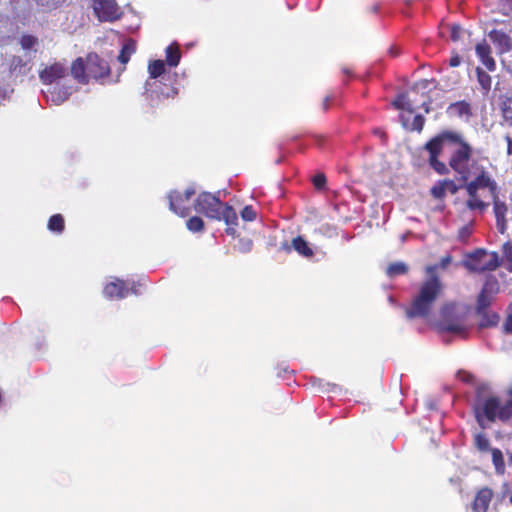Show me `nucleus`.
<instances>
[{"instance_id":"nucleus-1","label":"nucleus","mask_w":512,"mask_h":512,"mask_svg":"<svg viewBox=\"0 0 512 512\" xmlns=\"http://www.w3.org/2000/svg\"><path fill=\"white\" fill-rule=\"evenodd\" d=\"M472 148L461 143L449 160L450 167L460 176L470 197H475L478 190L488 188L492 195L497 191V183L488 175L485 168L471 159Z\"/></svg>"},{"instance_id":"nucleus-2","label":"nucleus","mask_w":512,"mask_h":512,"mask_svg":"<svg viewBox=\"0 0 512 512\" xmlns=\"http://www.w3.org/2000/svg\"><path fill=\"white\" fill-rule=\"evenodd\" d=\"M451 262L452 257L446 255L440 260L438 265L426 267V273L429 278L422 283L419 293L415 296L411 307L406 310V316L408 318H424L429 315L442 289L441 282L435 272L438 268L446 269Z\"/></svg>"},{"instance_id":"nucleus-3","label":"nucleus","mask_w":512,"mask_h":512,"mask_svg":"<svg viewBox=\"0 0 512 512\" xmlns=\"http://www.w3.org/2000/svg\"><path fill=\"white\" fill-rule=\"evenodd\" d=\"M219 194L220 192L217 195L208 192L201 193L195 201L194 209L211 219L223 220L228 226L226 233L233 236L236 233L238 216L232 206L221 202Z\"/></svg>"},{"instance_id":"nucleus-4","label":"nucleus","mask_w":512,"mask_h":512,"mask_svg":"<svg viewBox=\"0 0 512 512\" xmlns=\"http://www.w3.org/2000/svg\"><path fill=\"white\" fill-rule=\"evenodd\" d=\"M72 76L81 84H88L90 80H98L109 76L108 62L97 53L91 52L86 58L78 57L71 65Z\"/></svg>"},{"instance_id":"nucleus-5","label":"nucleus","mask_w":512,"mask_h":512,"mask_svg":"<svg viewBox=\"0 0 512 512\" xmlns=\"http://www.w3.org/2000/svg\"><path fill=\"white\" fill-rule=\"evenodd\" d=\"M150 80L145 84V94L150 106H158L162 100L174 97L177 89L162 82L159 79L165 73V62L154 60L148 67Z\"/></svg>"},{"instance_id":"nucleus-6","label":"nucleus","mask_w":512,"mask_h":512,"mask_svg":"<svg viewBox=\"0 0 512 512\" xmlns=\"http://www.w3.org/2000/svg\"><path fill=\"white\" fill-rule=\"evenodd\" d=\"M448 142L458 144V147L461 146V143H465L462 141L460 134L445 131L431 139L425 145V149L429 152V163L431 167L439 174H447L449 172L447 166L437 159L438 155L444 148V145Z\"/></svg>"},{"instance_id":"nucleus-7","label":"nucleus","mask_w":512,"mask_h":512,"mask_svg":"<svg viewBox=\"0 0 512 512\" xmlns=\"http://www.w3.org/2000/svg\"><path fill=\"white\" fill-rule=\"evenodd\" d=\"M466 315L467 313L463 307L455 304L445 305L442 309L440 329L451 334L464 335L468 327Z\"/></svg>"},{"instance_id":"nucleus-8","label":"nucleus","mask_w":512,"mask_h":512,"mask_svg":"<svg viewBox=\"0 0 512 512\" xmlns=\"http://www.w3.org/2000/svg\"><path fill=\"white\" fill-rule=\"evenodd\" d=\"M463 266L472 272L493 271L499 266V257L495 252L477 249L467 255Z\"/></svg>"},{"instance_id":"nucleus-9","label":"nucleus","mask_w":512,"mask_h":512,"mask_svg":"<svg viewBox=\"0 0 512 512\" xmlns=\"http://www.w3.org/2000/svg\"><path fill=\"white\" fill-rule=\"evenodd\" d=\"M475 409L480 425H483V418L493 422L499 419L500 401L496 397L484 399L479 396L475 404Z\"/></svg>"},{"instance_id":"nucleus-10","label":"nucleus","mask_w":512,"mask_h":512,"mask_svg":"<svg viewBox=\"0 0 512 512\" xmlns=\"http://www.w3.org/2000/svg\"><path fill=\"white\" fill-rule=\"evenodd\" d=\"M195 192V189L191 187L187 188L183 194L178 191H172L168 195L170 210L181 217L187 216L190 213V209L186 206V202L189 201Z\"/></svg>"},{"instance_id":"nucleus-11","label":"nucleus","mask_w":512,"mask_h":512,"mask_svg":"<svg viewBox=\"0 0 512 512\" xmlns=\"http://www.w3.org/2000/svg\"><path fill=\"white\" fill-rule=\"evenodd\" d=\"M67 74V69L62 63H53L39 73V78L43 84H52L57 80L64 78Z\"/></svg>"},{"instance_id":"nucleus-12","label":"nucleus","mask_w":512,"mask_h":512,"mask_svg":"<svg viewBox=\"0 0 512 512\" xmlns=\"http://www.w3.org/2000/svg\"><path fill=\"white\" fill-rule=\"evenodd\" d=\"M493 497V492L490 488L484 487L480 489L472 503L473 512H487L490 502Z\"/></svg>"},{"instance_id":"nucleus-13","label":"nucleus","mask_w":512,"mask_h":512,"mask_svg":"<svg viewBox=\"0 0 512 512\" xmlns=\"http://www.w3.org/2000/svg\"><path fill=\"white\" fill-rule=\"evenodd\" d=\"M125 293V282L119 279L107 283L103 289L104 296L110 300L122 299L125 297Z\"/></svg>"},{"instance_id":"nucleus-14","label":"nucleus","mask_w":512,"mask_h":512,"mask_svg":"<svg viewBox=\"0 0 512 512\" xmlns=\"http://www.w3.org/2000/svg\"><path fill=\"white\" fill-rule=\"evenodd\" d=\"M493 196V204H494V214L496 218V226L498 231L501 234H504L506 231V212H507V206L504 202L500 201L498 197L496 196V193Z\"/></svg>"},{"instance_id":"nucleus-15","label":"nucleus","mask_w":512,"mask_h":512,"mask_svg":"<svg viewBox=\"0 0 512 512\" xmlns=\"http://www.w3.org/2000/svg\"><path fill=\"white\" fill-rule=\"evenodd\" d=\"M122 15L123 12L121 11L120 7L117 5V2L115 1V4L107 5L102 9V11H99L95 16L101 22H113L120 19Z\"/></svg>"},{"instance_id":"nucleus-16","label":"nucleus","mask_w":512,"mask_h":512,"mask_svg":"<svg viewBox=\"0 0 512 512\" xmlns=\"http://www.w3.org/2000/svg\"><path fill=\"white\" fill-rule=\"evenodd\" d=\"M501 122L504 127L512 128V95L503 97L500 103Z\"/></svg>"},{"instance_id":"nucleus-17","label":"nucleus","mask_w":512,"mask_h":512,"mask_svg":"<svg viewBox=\"0 0 512 512\" xmlns=\"http://www.w3.org/2000/svg\"><path fill=\"white\" fill-rule=\"evenodd\" d=\"M476 54L490 71L495 70V61L490 56V47L485 42L476 45Z\"/></svg>"},{"instance_id":"nucleus-18","label":"nucleus","mask_w":512,"mask_h":512,"mask_svg":"<svg viewBox=\"0 0 512 512\" xmlns=\"http://www.w3.org/2000/svg\"><path fill=\"white\" fill-rule=\"evenodd\" d=\"M166 59L165 63L170 67L178 66L181 60V51L178 43L174 42L165 49Z\"/></svg>"},{"instance_id":"nucleus-19","label":"nucleus","mask_w":512,"mask_h":512,"mask_svg":"<svg viewBox=\"0 0 512 512\" xmlns=\"http://www.w3.org/2000/svg\"><path fill=\"white\" fill-rule=\"evenodd\" d=\"M47 228L53 233L61 234L65 229V219L61 214L52 215L47 223Z\"/></svg>"},{"instance_id":"nucleus-20","label":"nucleus","mask_w":512,"mask_h":512,"mask_svg":"<svg viewBox=\"0 0 512 512\" xmlns=\"http://www.w3.org/2000/svg\"><path fill=\"white\" fill-rule=\"evenodd\" d=\"M448 113L454 116L462 117V116H469L471 114V108L470 105L465 101H460L456 103H452L448 107Z\"/></svg>"},{"instance_id":"nucleus-21","label":"nucleus","mask_w":512,"mask_h":512,"mask_svg":"<svg viewBox=\"0 0 512 512\" xmlns=\"http://www.w3.org/2000/svg\"><path fill=\"white\" fill-rule=\"evenodd\" d=\"M292 247L295 251L304 257L313 256V250L308 246V243L301 236H298L292 240Z\"/></svg>"},{"instance_id":"nucleus-22","label":"nucleus","mask_w":512,"mask_h":512,"mask_svg":"<svg viewBox=\"0 0 512 512\" xmlns=\"http://www.w3.org/2000/svg\"><path fill=\"white\" fill-rule=\"evenodd\" d=\"M393 105L397 109L406 110L410 113L414 112V103L410 100L408 94L406 93L398 95L397 98L393 101Z\"/></svg>"},{"instance_id":"nucleus-23","label":"nucleus","mask_w":512,"mask_h":512,"mask_svg":"<svg viewBox=\"0 0 512 512\" xmlns=\"http://www.w3.org/2000/svg\"><path fill=\"white\" fill-rule=\"evenodd\" d=\"M490 39L497 43L503 49H509L510 47V38L508 35L500 30H492L489 33Z\"/></svg>"},{"instance_id":"nucleus-24","label":"nucleus","mask_w":512,"mask_h":512,"mask_svg":"<svg viewBox=\"0 0 512 512\" xmlns=\"http://www.w3.org/2000/svg\"><path fill=\"white\" fill-rule=\"evenodd\" d=\"M408 271V266L404 262L391 263L386 270L387 275L390 278L398 275L405 274Z\"/></svg>"},{"instance_id":"nucleus-25","label":"nucleus","mask_w":512,"mask_h":512,"mask_svg":"<svg viewBox=\"0 0 512 512\" xmlns=\"http://www.w3.org/2000/svg\"><path fill=\"white\" fill-rule=\"evenodd\" d=\"M479 314L482 317L481 321H480V326H482V327L494 326L499 321V316L496 313L487 312L485 310V311H482V313H479Z\"/></svg>"},{"instance_id":"nucleus-26","label":"nucleus","mask_w":512,"mask_h":512,"mask_svg":"<svg viewBox=\"0 0 512 512\" xmlns=\"http://www.w3.org/2000/svg\"><path fill=\"white\" fill-rule=\"evenodd\" d=\"M476 72H477V79H478V82H479L481 88L485 92H488L491 89V82H492L490 75L480 68H477Z\"/></svg>"},{"instance_id":"nucleus-27","label":"nucleus","mask_w":512,"mask_h":512,"mask_svg":"<svg viewBox=\"0 0 512 512\" xmlns=\"http://www.w3.org/2000/svg\"><path fill=\"white\" fill-rule=\"evenodd\" d=\"M491 453H492V461H493V464L495 466L497 473H503L505 464H504L502 452L499 449L494 448V449H491Z\"/></svg>"},{"instance_id":"nucleus-28","label":"nucleus","mask_w":512,"mask_h":512,"mask_svg":"<svg viewBox=\"0 0 512 512\" xmlns=\"http://www.w3.org/2000/svg\"><path fill=\"white\" fill-rule=\"evenodd\" d=\"M474 443L479 451L485 452L490 450V442L484 434L475 435Z\"/></svg>"},{"instance_id":"nucleus-29","label":"nucleus","mask_w":512,"mask_h":512,"mask_svg":"<svg viewBox=\"0 0 512 512\" xmlns=\"http://www.w3.org/2000/svg\"><path fill=\"white\" fill-rule=\"evenodd\" d=\"M466 205L470 210H479L480 212L484 211L488 207V204L478 199L477 195L475 197H470V199L467 200Z\"/></svg>"},{"instance_id":"nucleus-30","label":"nucleus","mask_w":512,"mask_h":512,"mask_svg":"<svg viewBox=\"0 0 512 512\" xmlns=\"http://www.w3.org/2000/svg\"><path fill=\"white\" fill-rule=\"evenodd\" d=\"M187 228L191 231V232H200L203 230L204 228V222L203 220L198 217V216H194V217H191L188 221H187Z\"/></svg>"},{"instance_id":"nucleus-31","label":"nucleus","mask_w":512,"mask_h":512,"mask_svg":"<svg viewBox=\"0 0 512 512\" xmlns=\"http://www.w3.org/2000/svg\"><path fill=\"white\" fill-rule=\"evenodd\" d=\"M510 417H512V400H508L504 404L500 403L499 419L504 421Z\"/></svg>"},{"instance_id":"nucleus-32","label":"nucleus","mask_w":512,"mask_h":512,"mask_svg":"<svg viewBox=\"0 0 512 512\" xmlns=\"http://www.w3.org/2000/svg\"><path fill=\"white\" fill-rule=\"evenodd\" d=\"M492 296L481 292L478 297L477 310L478 313H482V311L487 310L489 305L491 304Z\"/></svg>"},{"instance_id":"nucleus-33","label":"nucleus","mask_w":512,"mask_h":512,"mask_svg":"<svg viewBox=\"0 0 512 512\" xmlns=\"http://www.w3.org/2000/svg\"><path fill=\"white\" fill-rule=\"evenodd\" d=\"M38 6H41L47 10H53L60 7L66 2V0H34Z\"/></svg>"},{"instance_id":"nucleus-34","label":"nucleus","mask_w":512,"mask_h":512,"mask_svg":"<svg viewBox=\"0 0 512 512\" xmlns=\"http://www.w3.org/2000/svg\"><path fill=\"white\" fill-rule=\"evenodd\" d=\"M36 43L37 39L32 35H23L20 39V44L24 49H31Z\"/></svg>"},{"instance_id":"nucleus-35","label":"nucleus","mask_w":512,"mask_h":512,"mask_svg":"<svg viewBox=\"0 0 512 512\" xmlns=\"http://www.w3.org/2000/svg\"><path fill=\"white\" fill-rule=\"evenodd\" d=\"M498 290V284L495 280H487L483 286V289L481 292H484L490 296H492L494 293H496Z\"/></svg>"},{"instance_id":"nucleus-36","label":"nucleus","mask_w":512,"mask_h":512,"mask_svg":"<svg viewBox=\"0 0 512 512\" xmlns=\"http://www.w3.org/2000/svg\"><path fill=\"white\" fill-rule=\"evenodd\" d=\"M450 29V38L452 41H458L461 39L464 30L461 26L453 24L449 27Z\"/></svg>"},{"instance_id":"nucleus-37","label":"nucleus","mask_w":512,"mask_h":512,"mask_svg":"<svg viewBox=\"0 0 512 512\" xmlns=\"http://www.w3.org/2000/svg\"><path fill=\"white\" fill-rule=\"evenodd\" d=\"M431 193L432 195L435 197V198H443L445 196V193H446V185H445V181L443 182H440L438 185H435L432 189H431Z\"/></svg>"},{"instance_id":"nucleus-38","label":"nucleus","mask_w":512,"mask_h":512,"mask_svg":"<svg viewBox=\"0 0 512 512\" xmlns=\"http://www.w3.org/2000/svg\"><path fill=\"white\" fill-rule=\"evenodd\" d=\"M93 2V11L96 15L99 11H102L104 7L107 5L115 4V0H92Z\"/></svg>"},{"instance_id":"nucleus-39","label":"nucleus","mask_w":512,"mask_h":512,"mask_svg":"<svg viewBox=\"0 0 512 512\" xmlns=\"http://www.w3.org/2000/svg\"><path fill=\"white\" fill-rule=\"evenodd\" d=\"M241 217L245 221H253L256 219V211L252 208V206H245L241 211Z\"/></svg>"},{"instance_id":"nucleus-40","label":"nucleus","mask_w":512,"mask_h":512,"mask_svg":"<svg viewBox=\"0 0 512 512\" xmlns=\"http://www.w3.org/2000/svg\"><path fill=\"white\" fill-rule=\"evenodd\" d=\"M472 233V224H467L459 229L458 238L465 242L470 237Z\"/></svg>"},{"instance_id":"nucleus-41","label":"nucleus","mask_w":512,"mask_h":512,"mask_svg":"<svg viewBox=\"0 0 512 512\" xmlns=\"http://www.w3.org/2000/svg\"><path fill=\"white\" fill-rule=\"evenodd\" d=\"M237 248L242 253H247L252 248V240L248 238H243L238 241Z\"/></svg>"},{"instance_id":"nucleus-42","label":"nucleus","mask_w":512,"mask_h":512,"mask_svg":"<svg viewBox=\"0 0 512 512\" xmlns=\"http://www.w3.org/2000/svg\"><path fill=\"white\" fill-rule=\"evenodd\" d=\"M140 27L139 16L130 9V33L136 31Z\"/></svg>"},{"instance_id":"nucleus-43","label":"nucleus","mask_w":512,"mask_h":512,"mask_svg":"<svg viewBox=\"0 0 512 512\" xmlns=\"http://www.w3.org/2000/svg\"><path fill=\"white\" fill-rule=\"evenodd\" d=\"M424 125V117L422 115H416L413 119L412 129L421 131Z\"/></svg>"},{"instance_id":"nucleus-44","label":"nucleus","mask_w":512,"mask_h":512,"mask_svg":"<svg viewBox=\"0 0 512 512\" xmlns=\"http://www.w3.org/2000/svg\"><path fill=\"white\" fill-rule=\"evenodd\" d=\"M118 58L124 64L128 62V42H123Z\"/></svg>"},{"instance_id":"nucleus-45","label":"nucleus","mask_w":512,"mask_h":512,"mask_svg":"<svg viewBox=\"0 0 512 512\" xmlns=\"http://www.w3.org/2000/svg\"><path fill=\"white\" fill-rule=\"evenodd\" d=\"M430 84H434V86H436V81L433 79L432 80L424 79V80H421L418 83H416L415 88L425 90V89L429 88Z\"/></svg>"},{"instance_id":"nucleus-46","label":"nucleus","mask_w":512,"mask_h":512,"mask_svg":"<svg viewBox=\"0 0 512 512\" xmlns=\"http://www.w3.org/2000/svg\"><path fill=\"white\" fill-rule=\"evenodd\" d=\"M325 182H326V178L323 174H317L313 178V183L316 188H319V189L322 188L325 185Z\"/></svg>"},{"instance_id":"nucleus-47","label":"nucleus","mask_w":512,"mask_h":512,"mask_svg":"<svg viewBox=\"0 0 512 512\" xmlns=\"http://www.w3.org/2000/svg\"><path fill=\"white\" fill-rule=\"evenodd\" d=\"M446 191H450L451 194H455L459 187L451 180H445Z\"/></svg>"},{"instance_id":"nucleus-48","label":"nucleus","mask_w":512,"mask_h":512,"mask_svg":"<svg viewBox=\"0 0 512 512\" xmlns=\"http://www.w3.org/2000/svg\"><path fill=\"white\" fill-rule=\"evenodd\" d=\"M503 254L507 259H512V244L507 242L503 245Z\"/></svg>"},{"instance_id":"nucleus-49","label":"nucleus","mask_w":512,"mask_h":512,"mask_svg":"<svg viewBox=\"0 0 512 512\" xmlns=\"http://www.w3.org/2000/svg\"><path fill=\"white\" fill-rule=\"evenodd\" d=\"M503 327L505 332L512 333V315L508 316Z\"/></svg>"},{"instance_id":"nucleus-50","label":"nucleus","mask_w":512,"mask_h":512,"mask_svg":"<svg viewBox=\"0 0 512 512\" xmlns=\"http://www.w3.org/2000/svg\"><path fill=\"white\" fill-rule=\"evenodd\" d=\"M505 140L507 141V154L512 155V136L510 134L505 135Z\"/></svg>"},{"instance_id":"nucleus-51","label":"nucleus","mask_w":512,"mask_h":512,"mask_svg":"<svg viewBox=\"0 0 512 512\" xmlns=\"http://www.w3.org/2000/svg\"><path fill=\"white\" fill-rule=\"evenodd\" d=\"M461 63V58L458 55L452 56L450 58L449 64L451 67H457Z\"/></svg>"},{"instance_id":"nucleus-52","label":"nucleus","mask_w":512,"mask_h":512,"mask_svg":"<svg viewBox=\"0 0 512 512\" xmlns=\"http://www.w3.org/2000/svg\"><path fill=\"white\" fill-rule=\"evenodd\" d=\"M25 64L23 63L22 59L20 57H13L12 59V66H13V70H15L18 66H24Z\"/></svg>"},{"instance_id":"nucleus-53","label":"nucleus","mask_w":512,"mask_h":512,"mask_svg":"<svg viewBox=\"0 0 512 512\" xmlns=\"http://www.w3.org/2000/svg\"><path fill=\"white\" fill-rule=\"evenodd\" d=\"M141 287H142V284H139L138 286H136L135 284L130 285V288H129L130 294L131 293H134L136 295L141 294L142 293Z\"/></svg>"},{"instance_id":"nucleus-54","label":"nucleus","mask_w":512,"mask_h":512,"mask_svg":"<svg viewBox=\"0 0 512 512\" xmlns=\"http://www.w3.org/2000/svg\"><path fill=\"white\" fill-rule=\"evenodd\" d=\"M458 376L461 377V379L466 382L470 381L472 378V375L465 371H459Z\"/></svg>"},{"instance_id":"nucleus-55","label":"nucleus","mask_w":512,"mask_h":512,"mask_svg":"<svg viewBox=\"0 0 512 512\" xmlns=\"http://www.w3.org/2000/svg\"><path fill=\"white\" fill-rule=\"evenodd\" d=\"M389 54L393 57L397 56L400 54V49L396 46H392L390 49H389Z\"/></svg>"},{"instance_id":"nucleus-56","label":"nucleus","mask_w":512,"mask_h":512,"mask_svg":"<svg viewBox=\"0 0 512 512\" xmlns=\"http://www.w3.org/2000/svg\"><path fill=\"white\" fill-rule=\"evenodd\" d=\"M130 55L136 51V43L130 38Z\"/></svg>"},{"instance_id":"nucleus-57","label":"nucleus","mask_w":512,"mask_h":512,"mask_svg":"<svg viewBox=\"0 0 512 512\" xmlns=\"http://www.w3.org/2000/svg\"><path fill=\"white\" fill-rule=\"evenodd\" d=\"M509 9H512V0H501Z\"/></svg>"},{"instance_id":"nucleus-58","label":"nucleus","mask_w":512,"mask_h":512,"mask_svg":"<svg viewBox=\"0 0 512 512\" xmlns=\"http://www.w3.org/2000/svg\"><path fill=\"white\" fill-rule=\"evenodd\" d=\"M423 108L425 109V112L428 113L430 111V108H429V104H427L426 102H424L422 104Z\"/></svg>"},{"instance_id":"nucleus-59","label":"nucleus","mask_w":512,"mask_h":512,"mask_svg":"<svg viewBox=\"0 0 512 512\" xmlns=\"http://www.w3.org/2000/svg\"><path fill=\"white\" fill-rule=\"evenodd\" d=\"M316 384L319 386V388L322 387V381L321 380H314L313 381V385H316Z\"/></svg>"},{"instance_id":"nucleus-60","label":"nucleus","mask_w":512,"mask_h":512,"mask_svg":"<svg viewBox=\"0 0 512 512\" xmlns=\"http://www.w3.org/2000/svg\"><path fill=\"white\" fill-rule=\"evenodd\" d=\"M328 101H329V98L326 97L325 100H324V108H327V104H328Z\"/></svg>"},{"instance_id":"nucleus-61","label":"nucleus","mask_w":512,"mask_h":512,"mask_svg":"<svg viewBox=\"0 0 512 512\" xmlns=\"http://www.w3.org/2000/svg\"><path fill=\"white\" fill-rule=\"evenodd\" d=\"M325 386L331 387L332 389L336 388V385H331L330 383H326Z\"/></svg>"},{"instance_id":"nucleus-62","label":"nucleus","mask_w":512,"mask_h":512,"mask_svg":"<svg viewBox=\"0 0 512 512\" xmlns=\"http://www.w3.org/2000/svg\"><path fill=\"white\" fill-rule=\"evenodd\" d=\"M343 71H344V73H346V74H349V73H350L347 69H344Z\"/></svg>"},{"instance_id":"nucleus-63","label":"nucleus","mask_w":512,"mask_h":512,"mask_svg":"<svg viewBox=\"0 0 512 512\" xmlns=\"http://www.w3.org/2000/svg\"><path fill=\"white\" fill-rule=\"evenodd\" d=\"M510 502H511V504H512V495L510 496Z\"/></svg>"},{"instance_id":"nucleus-64","label":"nucleus","mask_w":512,"mask_h":512,"mask_svg":"<svg viewBox=\"0 0 512 512\" xmlns=\"http://www.w3.org/2000/svg\"><path fill=\"white\" fill-rule=\"evenodd\" d=\"M510 394L512 395V390L510 391Z\"/></svg>"}]
</instances>
